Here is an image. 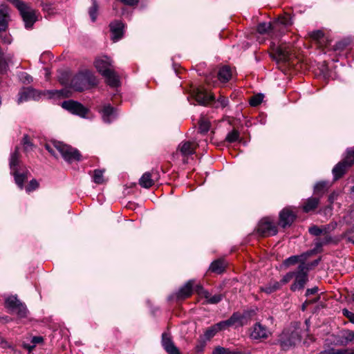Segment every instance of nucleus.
<instances>
[{"label": "nucleus", "instance_id": "nucleus-1", "mask_svg": "<svg viewBox=\"0 0 354 354\" xmlns=\"http://www.w3.org/2000/svg\"><path fill=\"white\" fill-rule=\"evenodd\" d=\"M97 79L93 73L88 70L83 71L77 74L71 81V86L77 91H82L91 86H95Z\"/></svg>", "mask_w": 354, "mask_h": 354}, {"label": "nucleus", "instance_id": "nucleus-2", "mask_svg": "<svg viewBox=\"0 0 354 354\" xmlns=\"http://www.w3.org/2000/svg\"><path fill=\"white\" fill-rule=\"evenodd\" d=\"M53 147L61 154L62 158L68 162L79 161L81 155L78 150L61 142H53Z\"/></svg>", "mask_w": 354, "mask_h": 354}, {"label": "nucleus", "instance_id": "nucleus-3", "mask_svg": "<svg viewBox=\"0 0 354 354\" xmlns=\"http://www.w3.org/2000/svg\"><path fill=\"white\" fill-rule=\"evenodd\" d=\"M309 270V265L302 262L301 263L297 268V270L295 272V282L291 285L290 289L292 291L302 289L308 281V272Z\"/></svg>", "mask_w": 354, "mask_h": 354}, {"label": "nucleus", "instance_id": "nucleus-4", "mask_svg": "<svg viewBox=\"0 0 354 354\" xmlns=\"http://www.w3.org/2000/svg\"><path fill=\"white\" fill-rule=\"evenodd\" d=\"M6 306L12 311L15 312L21 317H26L28 310L26 305L21 303L16 297L11 296L6 299Z\"/></svg>", "mask_w": 354, "mask_h": 354}, {"label": "nucleus", "instance_id": "nucleus-5", "mask_svg": "<svg viewBox=\"0 0 354 354\" xmlns=\"http://www.w3.org/2000/svg\"><path fill=\"white\" fill-rule=\"evenodd\" d=\"M281 346L283 349H288L292 346H295L301 342V336L299 331L294 330L291 333L283 332L280 339Z\"/></svg>", "mask_w": 354, "mask_h": 354}, {"label": "nucleus", "instance_id": "nucleus-6", "mask_svg": "<svg viewBox=\"0 0 354 354\" xmlns=\"http://www.w3.org/2000/svg\"><path fill=\"white\" fill-rule=\"evenodd\" d=\"M19 5L20 6L17 8L19 10L21 17L25 23V26L26 28H30L37 20L35 11L28 7L24 3Z\"/></svg>", "mask_w": 354, "mask_h": 354}, {"label": "nucleus", "instance_id": "nucleus-7", "mask_svg": "<svg viewBox=\"0 0 354 354\" xmlns=\"http://www.w3.org/2000/svg\"><path fill=\"white\" fill-rule=\"evenodd\" d=\"M62 107L73 114L78 115L82 118L86 117L88 110L82 104L73 100L64 101Z\"/></svg>", "mask_w": 354, "mask_h": 354}, {"label": "nucleus", "instance_id": "nucleus-8", "mask_svg": "<svg viewBox=\"0 0 354 354\" xmlns=\"http://www.w3.org/2000/svg\"><path fill=\"white\" fill-rule=\"evenodd\" d=\"M258 232L263 236H273L277 233V229L272 222L264 218L259 224Z\"/></svg>", "mask_w": 354, "mask_h": 354}, {"label": "nucleus", "instance_id": "nucleus-9", "mask_svg": "<svg viewBox=\"0 0 354 354\" xmlns=\"http://www.w3.org/2000/svg\"><path fill=\"white\" fill-rule=\"evenodd\" d=\"M270 333V331L265 326L260 323H256L251 328L250 336L253 339L261 340L268 338Z\"/></svg>", "mask_w": 354, "mask_h": 354}, {"label": "nucleus", "instance_id": "nucleus-10", "mask_svg": "<svg viewBox=\"0 0 354 354\" xmlns=\"http://www.w3.org/2000/svg\"><path fill=\"white\" fill-rule=\"evenodd\" d=\"M272 56L277 62H288L290 57L289 46L287 45L277 46Z\"/></svg>", "mask_w": 354, "mask_h": 354}, {"label": "nucleus", "instance_id": "nucleus-11", "mask_svg": "<svg viewBox=\"0 0 354 354\" xmlns=\"http://www.w3.org/2000/svg\"><path fill=\"white\" fill-rule=\"evenodd\" d=\"M192 92L193 97L200 104L207 105L214 100V96L202 88H195Z\"/></svg>", "mask_w": 354, "mask_h": 354}, {"label": "nucleus", "instance_id": "nucleus-12", "mask_svg": "<svg viewBox=\"0 0 354 354\" xmlns=\"http://www.w3.org/2000/svg\"><path fill=\"white\" fill-rule=\"evenodd\" d=\"M96 69L102 75L104 74L106 71L112 68L111 60L106 56H102L96 58L94 62Z\"/></svg>", "mask_w": 354, "mask_h": 354}, {"label": "nucleus", "instance_id": "nucleus-13", "mask_svg": "<svg viewBox=\"0 0 354 354\" xmlns=\"http://www.w3.org/2000/svg\"><path fill=\"white\" fill-rule=\"evenodd\" d=\"M295 219V215L292 212L288 209H283L279 215V224L283 227H286L290 226Z\"/></svg>", "mask_w": 354, "mask_h": 354}, {"label": "nucleus", "instance_id": "nucleus-14", "mask_svg": "<svg viewBox=\"0 0 354 354\" xmlns=\"http://www.w3.org/2000/svg\"><path fill=\"white\" fill-rule=\"evenodd\" d=\"M162 344L169 354H180L178 348L174 345L169 335L163 333L162 335Z\"/></svg>", "mask_w": 354, "mask_h": 354}, {"label": "nucleus", "instance_id": "nucleus-15", "mask_svg": "<svg viewBox=\"0 0 354 354\" xmlns=\"http://www.w3.org/2000/svg\"><path fill=\"white\" fill-rule=\"evenodd\" d=\"M110 28L113 41H117L122 38L124 29V25L122 22L118 21L112 22L110 24Z\"/></svg>", "mask_w": 354, "mask_h": 354}, {"label": "nucleus", "instance_id": "nucleus-16", "mask_svg": "<svg viewBox=\"0 0 354 354\" xmlns=\"http://www.w3.org/2000/svg\"><path fill=\"white\" fill-rule=\"evenodd\" d=\"M350 167H351V165H348V162H346L344 159L338 162L332 170L334 179L337 180L342 177Z\"/></svg>", "mask_w": 354, "mask_h": 354}, {"label": "nucleus", "instance_id": "nucleus-17", "mask_svg": "<svg viewBox=\"0 0 354 354\" xmlns=\"http://www.w3.org/2000/svg\"><path fill=\"white\" fill-rule=\"evenodd\" d=\"M196 145L189 141H183L179 144L178 149L183 156L193 154L195 152Z\"/></svg>", "mask_w": 354, "mask_h": 354}, {"label": "nucleus", "instance_id": "nucleus-18", "mask_svg": "<svg viewBox=\"0 0 354 354\" xmlns=\"http://www.w3.org/2000/svg\"><path fill=\"white\" fill-rule=\"evenodd\" d=\"M12 173L15 176L16 184L21 189H23L24 183L28 179L30 172L27 169H19L17 171L15 170V171H12Z\"/></svg>", "mask_w": 354, "mask_h": 354}, {"label": "nucleus", "instance_id": "nucleus-19", "mask_svg": "<svg viewBox=\"0 0 354 354\" xmlns=\"http://www.w3.org/2000/svg\"><path fill=\"white\" fill-rule=\"evenodd\" d=\"M319 204V197H310L306 199L302 206V209L304 212L308 213L317 209Z\"/></svg>", "mask_w": 354, "mask_h": 354}, {"label": "nucleus", "instance_id": "nucleus-20", "mask_svg": "<svg viewBox=\"0 0 354 354\" xmlns=\"http://www.w3.org/2000/svg\"><path fill=\"white\" fill-rule=\"evenodd\" d=\"M102 113L103 120L107 123H110L117 117L116 110L110 105L104 106Z\"/></svg>", "mask_w": 354, "mask_h": 354}, {"label": "nucleus", "instance_id": "nucleus-21", "mask_svg": "<svg viewBox=\"0 0 354 354\" xmlns=\"http://www.w3.org/2000/svg\"><path fill=\"white\" fill-rule=\"evenodd\" d=\"M194 281L190 280L187 281L183 287L180 288L177 293V297L179 299H185L189 297L193 290Z\"/></svg>", "mask_w": 354, "mask_h": 354}, {"label": "nucleus", "instance_id": "nucleus-22", "mask_svg": "<svg viewBox=\"0 0 354 354\" xmlns=\"http://www.w3.org/2000/svg\"><path fill=\"white\" fill-rule=\"evenodd\" d=\"M37 91L35 89L28 88L19 93L18 103H21L31 99H35Z\"/></svg>", "mask_w": 354, "mask_h": 354}, {"label": "nucleus", "instance_id": "nucleus-23", "mask_svg": "<svg viewBox=\"0 0 354 354\" xmlns=\"http://www.w3.org/2000/svg\"><path fill=\"white\" fill-rule=\"evenodd\" d=\"M225 329L221 322L210 326L204 333V336L206 339H210L212 338L218 332Z\"/></svg>", "mask_w": 354, "mask_h": 354}, {"label": "nucleus", "instance_id": "nucleus-24", "mask_svg": "<svg viewBox=\"0 0 354 354\" xmlns=\"http://www.w3.org/2000/svg\"><path fill=\"white\" fill-rule=\"evenodd\" d=\"M102 75L106 79L108 84L111 86L115 87L118 86L119 78L113 68L106 71Z\"/></svg>", "mask_w": 354, "mask_h": 354}, {"label": "nucleus", "instance_id": "nucleus-25", "mask_svg": "<svg viewBox=\"0 0 354 354\" xmlns=\"http://www.w3.org/2000/svg\"><path fill=\"white\" fill-rule=\"evenodd\" d=\"M139 184L141 187L148 189L154 185V180L152 179V173L145 172L139 180Z\"/></svg>", "mask_w": 354, "mask_h": 354}, {"label": "nucleus", "instance_id": "nucleus-26", "mask_svg": "<svg viewBox=\"0 0 354 354\" xmlns=\"http://www.w3.org/2000/svg\"><path fill=\"white\" fill-rule=\"evenodd\" d=\"M225 268L226 263L223 259H217L211 263L209 270L216 274H221L225 270Z\"/></svg>", "mask_w": 354, "mask_h": 354}, {"label": "nucleus", "instance_id": "nucleus-27", "mask_svg": "<svg viewBox=\"0 0 354 354\" xmlns=\"http://www.w3.org/2000/svg\"><path fill=\"white\" fill-rule=\"evenodd\" d=\"M231 77L232 71L228 66H224L220 68L218 73V79L221 82H227L231 79Z\"/></svg>", "mask_w": 354, "mask_h": 354}, {"label": "nucleus", "instance_id": "nucleus-28", "mask_svg": "<svg viewBox=\"0 0 354 354\" xmlns=\"http://www.w3.org/2000/svg\"><path fill=\"white\" fill-rule=\"evenodd\" d=\"M10 167L11 172L21 169L19 167V153L18 149L16 148L15 152L12 153L10 160Z\"/></svg>", "mask_w": 354, "mask_h": 354}, {"label": "nucleus", "instance_id": "nucleus-29", "mask_svg": "<svg viewBox=\"0 0 354 354\" xmlns=\"http://www.w3.org/2000/svg\"><path fill=\"white\" fill-rule=\"evenodd\" d=\"M281 283L279 281H270L268 284L265 286L260 288L261 291L266 292V294H271L281 288Z\"/></svg>", "mask_w": 354, "mask_h": 354}, {"label": "nucleus", "instance_id": "nucleus-30", "mask_svg": "<svg viewBox=\"0 0 354 354\" xmlns=\"http://www.w3.org/2000/svg\"><path fill=\"white\" fill-rule=\"evenodd\" d=\"M330 185L328 182L321 181L317 183L314 187V192L319 196L323 195L330 187Z\"/></svg>", "mask_w": 354, "mask_h": 354}, {"label": "nucleus", "instance_id": "nucleus-31", "mask_svg": "<svg viewBox=\"0 0 354 354\" xmlns=\"http://www.w3.org/2000/svg\"><path fill=\"white\" fill-rule=\"evenodd\" d=\"M9 16L8 13L0 9V30H6L8 28Z\"/></svg>", "mask_w": 354, "mask_h": 354}, {"label": "nucleus", "instance_id": "nucleus-32", "mask_svg": "<svg viewBox=\"0 0 354 354\" xmlns=\"http://www.w3.org/2000/svg\"><path fill=\"white\" fill-rule=\"evenodd\" d=\"M242 318V316L238 313H234L230 319L225 321L221 322L225 328L229 326H233L237 322H239Z\"/></svg>", "mask_w": 354, "mask_h": 354}, {"label": "nucleus", "instance_id": "nucleus-33", "mask_svg": "<svg viewBox=\"0 0 354 354\" xmlns=\"http://www.w3.org/2000/svg\"><path fill=\"white\" fill-rule=\"evenodd\" d=\"M210 128V122L205 117H202L199 121V131L202 133H207Z\"/></svg>", "mask_w": 354, "mask_h": 354}, {"label": "nucleus", "instance_id": "nucleus-34", "mask_svg": "<svg viewBox=\"0 0 354 354\" xmlns=\"http://www.w3.org/2000/svg\"><path fill=\"white\" fill-rule=\"evenodd\" d=\"M328 227L324 226L323 227H319L316 225L312 226L309 228V232L314 236H319L321 234H327Z\"/></svg>", "mask_w": 354, "mask_h": 354}, {"label": "nucleus", "instance_id": "nucleus-35", "mask_svg": "<svg viewBox=\"0 0 354 354\" xmlns=\"http://www.w3.org/2000/svg\"><path fill=\"white\" fill-rule=\"evenodd\" d=\"M341 337L343 339L342 343L347 344L354 340V332L351 330H344L341 333Z\"/></svg>", "mask_w": 354, "mask_h": 354}, {"label": "nucleus", "instance_id": "nucleus-36", "mask_svg": "<svg viewBox=\"0 0 354 354\" xmlns=\"http://www.w3.org/2000/svg\"><path fill=\"white\" fill-rule=\"evenodd\" d=\"M239 132L236 129H233L226 136L225 141L232 143L239 140Z\"/></svg>", "mask_w": 354, "mask_h": 354}, {"label": "nucleus", "instance_id": "nucleus-37", "mask_svg": "<svg viewBox=\"0 0 354 354\" xmlns=\"http://www.w3.org/2000/svg\"><path fill=\"white\" fill-rule=\"evenodd\" d=\"M104 170L95 169L93 171V181L97 184H102L104 183Z\"/></svg>", "mask_w": 354, "mask_h": 354}, {"label": "nucleus", "instance_id": "nucleus-38", "mask_svg": "<svg viewBox=\"0 0 354 354\" xmlns=\"http://www.w3.org/2000/svg\"><path fill=\"white\" fill-rule=\"evenodd\" d=\"M271 29H272L271 24L266 22L260 23L257 28V32L260 34L267 33Z\"/></svg>", "mask_w": 354, "mask_h": 354}, {"label": "nucleus", "instance_id": "nucleus-39", "mask_svg": "<svg viewBox=\"0 0 354 354\" xmlns=\"http://www.w3.org/2000/svg\"><path fill=\"white\" fill-rule=\"evenodd\" d=\"M212 354H241L239 352L232 351L229 348H226L220 346L215 347Z\"/></svg>", "mask_w": 354, "mask_h": 354}, {"label": "nucleus", "instance_id": "nucleus-40", "mask_svg": "<svg viewBox=\"0 0 354 354\" xmlns=\"http://www.w3.org/2000/svg\"><path fill=\"white\" fill-rule=\"evenodd\" d=\"M300 261V257L299 256H291L289 258L285 259L283 262V265L288 268L290 266L295 265L298 262Z\"/></svg>", "mask_w": 354, "mask_h": 354}, {"label": "nucleus", "instance_id": "nucleus-41", "mask_svg": "<svg viewBox=\"0 0 354 354\" xmlns=\"http://www.w3.org/2000/svg\"><path fill=\"white\" fill-rule=\"evenodd\" d=\"M308 36L313 40L320 42L324 39V33L322 30H317L310 32Z\"/></svg>", "mask_w": 354, "mask_h": 354}, {"label": "nucleus", "instance_id": "nucleus-42", "mask_svg": "<svg viewBox=\"0 0 354 354\" xmlns=\"http://www.w3.org/2000/svg\"><path fill=\"white\" fill-rule=\"evenodd\" d=\"M263 99V94L259 93V94L253 95L250 100V104L252 106H257L262 102Z\"/></svg>", "mask_w": 354, "mask_h": 354}, {"label": "nucleus", "instance_id": "nucleus-43", "mask_svg": "<svg viewBox=\"0 0 354 354\" xmlns=\"http://www.w3.org/2000/svg\"><path fill=\"white\" fill-rule=\"evenodd\" d=\"M228 100L225 97L221 96L218 97V99L214 102V106L216 108H225L228 104Z\"/></svg>", "mask_w": 354, "mask_h": 354}, {"label": "nucleus", "instance_id": "nucleus-44", "mask_svg": "<svg viewBox=\"0 0 354 354\" xmlns=\"http://www.w3.org/2000/svg\"><path fill=\"white\" fill-rule=\"evenodd\" d=\"M205 298L207 299V302L208 304H216L221 301V299L223 298V295L221 294H218V295H215L214 296H211L210 293L209 292V297H205Z\"/></svg>", "mask_w": 354, "mask_h": 354}, {"label": "nucleus", "instance_id": "nucleus-45", "mask_svg": "<svg viewBox=\"0 0 354 354\" xmlns=\"http://www.w3.org/2000/svg\"><path fill=\"white\" fill-rule=\"evenodd\" d=\"M0 39L3 44H9L12 41L10 35L6 30H0Z\"/></svg>", "mask_w": 354, "mask_h": 354}, {"label": "nucleus", "instance_id": "nucleus-46", "mask_svg": "<svg viewBox=\"0 0 354 354\" xmlns=\"http://www.w3.org/2000/svg\"><path fill=\"white\" fill-rule=\"evenodd\" d=\"M93 5L89 10V15L93 21H95L97 17V4L95 0H92Z\"/></svg>", "mask_w": 354, "mask_h": 354}, {"label": "nucleus", "instance_id": "nucleus-47", "mask_svg": "<svg viewBox=\"0 0 354 354\" xmlns=\"http://www.w3.org/2000/svg\"><path fill=\"white\" fill-rule=\"evenodd\" d=\"M344 160H346V162H348V165L352 166L354 164V148L347 150Z\"/></svg>", "mask_w": 354, "mask_h": 354}, {"label": "nucleus", "instance_id": "nucleus-48", "mask_svg": "<svg viewBox=\"0 0 354 354\" xmlns=\"http://www.w3.org/2000/svg\"><path fill=\"white\" fill-rule=\"evenodd\" d=\"M195 291L201 297H209V292L205 290L201 284H197L195 286Z\"/></svg>", "mask_w": 354, "mask_h": 354}, {"label": "nucleus", "instance_id": "nucleus-49", "mask_svg": "<svg viewBox=\"0 0 354 354\" xmlns=\"http://www.w3.org/2000/svg\"><path fill=\"white\" fill-rule=\"evenodd\" d=\"M22 143L26 151H28L32 149V145L27 135L24 136Z\"/></svg>", "mask_w": 354, "mask_h": 354}, {"label": "nucleus", "instance_id": "nucleus-50", "mask_svg": "<svg viewBox=\"0 0 354 354\" xmlns=\"http://www.w3.org/2000/svg\"><path fill=\"white\" fill-rule=\"evenodd\" d=\"M39 186L37 181L35 179L30 181L28 185L26 187V190L28 192H32L36 189Z\"/></svg>", "mask_w": 354, "mask_h": 354}, {"label": "nucleus", "instance_id": "nucleus-51", "mask_svg": "<svg viewBox=\"0 0 354 354\" xmlns=\"http://www.w3.org/2000/svg\"><path fill=\"white\" fill-rule=\"evenodd\" d=\"M295 277V272H289L283 276L281 281V284H286L289 282Z\"/></svg>", "mask_w": 354, "mask_h": 354}, {"label": "nucleus", "instance_id": "nucleus-52", "mask_svg": "<svg viewBox=\"0 0 354 354\" xmlns=\"http://www.w3.org/2000/svg\"><path fill=\"white\" fill-rule=\"evenodd\" d=\"M343 315L349 319V321L354 324V313L349 311L347 309H343L342 310Z\"/></svg>", "mask_w": 354, "mask_h": 354}, {"label": "nucleus", "instance_id": "nucleus-53", "mask_svg": "<svg viewBox=\"0 0 354 354\" xmlns=\"http://www.w3.org/2000/svg\"><path fill=\"white\" fill-rule=\"evenodd\" d=\"M46 150L53 156H56L55 150L56 149L53 147V142L52 144H46L45 146Z\"/></svg>", "mask_w": 354, "mask_h": 354}, {"label": "nucleus", "instance_id": "nucleus-54", "mask_svg": "<svg viewBox=\"0 0 354 354\" xmlns=\"http://www.w3.org/2000/svg\"><path fill=\"white\" fill-rule=\"evenodd\" d=\"M279 22L285 26H290L292 24L290 17H282L279 20Z\"/></svg>", "mask_w": 354, "mask_h": 354}, {"label": "nucleus", "instance_id": "nucleus-55", "mask_svg": "<svg viewBox=\"0 0 354 354\" xmlns=\"http://www.w3.org/2000/svg\"><path fill=\"white\" fill-rule=\"evenodd\" d=\"M8 64L5 61H0V73H5L7 71Z\"/></svg>", "mask_w": 354, "mask_h": 354}, {"label": "nucleus", "instance_id": "nucleus-56", "mask_svg": "<svg viewBox=\"0 0 354 354\" xmlns=\"http://www.w3.org/2000/svg\"><path fill=\"white\" fill-rule=\"evenodd\" d=\"M43 342V337H40V336H35L32 338V341L31 342L32 343V344H34L35 346H36V344H40Z\"/></svg>", "mask_w": 354, "mask_h": 354}, {"label": "nucleus", "instance_id": "nucleus-57", "mask_svg": "<svg viewBox=\"0 0 354 354\" xmlns=\"http://www.w3.org/2000/svg\"><path fill=\"white\" fill-rule=\"evenodd\" d=\"M122 3L129 6H134L137 5L139 2V0H120Z\"/></svg>", "mask_w": 354, "mask_h": 354}, {"label": "nucleus", "instance_id": "nucleus-58", "mask_svg": "<svg viewBox=\"0 0 354 354\" xmlns=\"http://www.w3.org/2000/svg\"><path fill=\"white\" fill-rule=\"evenodd\" d=\"M205 344L204 342H201L197 344L195 347L196 352L201 353L203 351L205 348Z\"/></svg>", "mask_w": 354, "mask_h": 354}, {"label": "nucleus", "instance_id": "nucleus-59", "mask_svg": "<svg viewBox=\"0 0 354 354\" xmlns=\"http://www.w3.org/2000/svg\"><path fill=\"white\" fill-rule=\"evenodd\" d=\"M317 291H318L317 287H313L312 288H308L306 290V295L308 296L310 295H314V294L317 293Z\"/></svg>", "mask_w": 354, "mask_h": 354}, {"label": "nucleus", "instance_id": "nucleus-60", "mask_svg": "<svg viewBox=\"0 0 354 354\" xmlns=\"http://www.w3.org/2000/svg\"><path fill=\"white\" fill-rule=\"evenodd\" d=\"M0 344L3 348L10 347V345L8 344V342L1 336H0Z\"/></svg>", "mask_w": 354, "mask_h": 354}, {"label": "nucleus", "instance_id": "nucleus-61", "mask_svg": "<svg viewBox=\"0 0 354 354\" xmlns=\"http://www.w3.org/2000/svg\"><path fill=\"white\" fill-rule=\"evenodd\" d=\"M24 347L25 348L28 349L29 351H31L35 347V346L34 344L28 345V344H24Z\"/></svg>", "mask_w": 354, "mask_h": 354}, {"label": "nucleus", "instance_id": "nucleus-62", "mask_svg": "<svg viewBox=\"0 0 354 354\" xmlns=\"http://www.w3.org/2000/svg\"><path fill=\"white\" fill-rule=\"evenodd\" d=\"M337 354H347V351H343V350H339V351H337Z\"/></svg>", "mask_w": 354, "mask_h": 354}, {"label": "nucleus", "instance_id": "nucleus-63", "mask_svg": "<svg viewBox=\"0 0 354 354\" xmlns=\"http://www.w3.org/2000/svg\"><path fill=\"white\" fill-rule=\"evenodd\" d=\"M323 244H324V243L320 242L319 241H317L316 243L317 246H322Z\"/></svg>", "mask_w": 354, "mask_h": 354}, {"label": "nucleus", "instance_id": "nucleus-64", "mask_svg": "<svg viewBox=\"0 0 354 354\" xmlns=\"http://www.w3.org/2000/svg\"><path fill=\"white\" fill-rule=\"evenodd\" d=\"M26 80L30 82L32 80V77L26 75Z\"/></svg>", "mask_w": 354, "mask_h": 354}]
</instances>
